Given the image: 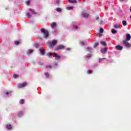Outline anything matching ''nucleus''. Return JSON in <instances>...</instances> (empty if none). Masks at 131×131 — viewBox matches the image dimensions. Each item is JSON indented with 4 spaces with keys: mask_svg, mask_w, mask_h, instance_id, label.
Segmentation results:
<instances>
[{
    "mask_svg": "<svg viewBox=\"0 0 131 131\" xmlns=\"http://www.w3.org/2000/svg\"><path fill=\"white\" fill-rule=\"evenodd\" d=\"M126 40H123V45L125 46L126 48H130V43H129L128 42L129 40H130L131 36L129 34H126Z\"/></svg>",
    "mask_w": 131,
    "mask_h": 131,
    "instance_id": "nucleus-1",
    "label": "nucleus"
},
{
    "mask_svg": "<svg viewBox=\"0 0 131 131\" xmlns=\"http://www.w3.org/2000/svg\"><path fill=\"white\" fill-rule=\"evenodd\" d=\"M57 42H58L57 40L53 39L51 42H47V45L50 49H53L57 45Z\"/></svg>",
    "mask_w": 131,
    "mask_h": 131,
    "instance_id": "nucleus-2",
    "label": "nucleus"
},
{
    "mask_svg": "<svg viewBox=\"0 0 131 131\" xmlns=\"http://www.w3.org/2000/svg\"><path fill=\"white\" fill-rule=\"evenodd\" d=\"M47 56L48 57H54V58H55V60H59L61 58V56L56 53H49L47 54Z\"/></svg>",
    "mask_w": 131,
    "mask_h": 131,
    "instance_id": "nucleus-3",
    "label": "nucleus"
},
{
    "mask_svg": "<svg viewBox=\"0 0 131 131\" xmlns=\"http://www.w3.org/2000/svg\"><path fill=\"white\" fill-rule=\"evenodd\" d=\"M41 33L43 34V37L47 39L48 38V37H49V32L48 31V30L45 29H41Z\"/></svg>",
    "mask_w": 131,
    "mask_h": 131,
    "instance_id": "nucleus-4",
    "label": "nucleus"
},
{
    "mask_svg": "<svg viewBox=\"0 0 131 131\" xmlns=\"http://www.w3.org/2000/svg\"><path fill=\"white\" fill-rule=\"evenodd\" d=\"M71 27L73 28L74 31H76L78 29V27L77 26V24L75 21H73L71 24Z\"/></svg>",
    "mask_w": 131,
    "mask_h": 131,
    "instance_id": "nucleus-5",
    "label": "nucleus"
},
{
    "mask_svg": "<svg viewBox=\"0 0 131 131\" xmlns=\"http://www.w3.org/2000/svg\"><path fill=\"white\" fill-rule=\"evenodd\" d=\"M64 48H65V47L63 45H58L55 48L54 51L62 50V49H64Z\"/></svg>",
    "mask_w": 131,
    "mask_h": 131,
    "instance_id": "nucleus-6",
    "label": "nucleus"
},
{
    "mask_svg": "<svg viewBox=\"0 0 131 131\" xmlns=\"http://www.w3.org/2000/svg\"><path fill=\"white\" fill-rule=\"evenodd\" d=\"M81 16L83 17V18H88V17L90 16V14L86 13L85 11H83L81 13Z\"/></svg>",
    "mask_w": 131,
    "mask_h": 131,
    "instance_id": "nucleus-7",
    "label": "nucleus"
},
{
    "mask_svg": "<svg viewBox=\"0 0 131 131\" xmlns=\"http://www.w3.org/2000/svg\"><path fill=\"white\" fill-rule=\"evenodd\" d=\"M27 85V83L26 82H24L21 84H18L17 86L19 89H22V88H25Z\"/></svg>",
    "mask_w": 131,
    "mask_h": 131,
    "instance_id": "nucleus-8",
    "label": "nucleus"
},
{
    "mask_svg": "<svg viewBox=\"0 0 131 131\" xmlns=\"http://www.w3.org/2000/svg\"><path fill=\"white\" fill-rule=\"evenodd\" d=\"M39 51H40V55H41L42 56H43V55H45L46 53V51H45V49H43V48H40Z\"/></svg>",
    "mask_w": 131,
    "mask_h": 131,
    "instance_id": "nucleus-9",
    "label": "nucleus"
},
{
    "mask_svg": "<svg viewBox=\"0 0 131 131\" xmlns=\"http://www.w3.org/2000/svg\"><path fill=\"white\" fill-rule=\"evenodd\" d=\"M116 50H118V51H122V49H123V47L120 46V45H117L116 46Z\"/></svg>",
    "mask_w": 131,
    "mask_h": 131,
    "instance_id": "nucleus-10",
    "label": "nucleus"
},
{
    "mask_svg": "<svg viewBox=\"0 0 131 131\" xmlns=\"http://www.w3.org/2000/svg\"><path fill=\"white\" fill-rule=\"evenodd\" d=\"M107 50H108V48H102L101 50V52L102 54H105L107 53Z\"/></svg>",
    "mask_w": 131,
    "mask_h": 131,
    "instance_id": "nucleus-11",
    "label": "nucleus"
},
{
    "mask_svg": "<svg viewBox=\"0 0 131 131\" xmlns=\"http://www.w3.org/2000/svg\"><path fill=\"white\" fill-rule=\"evenodd\" d=\"M50 25L53 29L56 28V27H57V24H56V23H51Z\"/></svg>",
    "mask_w": 131,
    "mask_h": 131,
    "instance_id": "nucleus-12",
    "label": "nucleus"
},
{
    "mask_svg": "<svg viewBox=\"0 0 131 131\" xmlns=\"http://www.w3.org/2000/svg\"><path fill=\"white\" fill-rule=\"evenodd\" d=\"M33 53V50L29 49L27 51V55H31Z\"/></svg>",
    "mask_w": 131,
    "mask_h": 131,
    "instance_id": "nucleus-13",
    "label": "nucleus"
},
{
    "mask_svg": "<svg viewBox=\"0 0 131 131\" xmlns=\"http://www.w3.org/2000/svg\"><path fill=\"white\" fill-rule=\"evenodd\" d=\"M29 11H30V13L31 14V15L36 14V12H35V11L33 9H30Z\"/></svg>",
    "mask_w": 131,
    "mask_h": 131,
    "instance_id": "nucleus-14",
    "label": "nucleus"
},
{
    "mask_svg": "<svg viewBox=\"0 0 131 131\" xmlns=\"http://www.w3.org/2000/svg\"><path fill=\"white\" fill-rule=\"evenodd\" d=\"M80 45H81V46H85L86 45V41H80Z\"/></svg>",
    "mask_w": 131,
    "mask_h": 131,
    "instance_id": "nucleus-15",
    "label": "nucleus"
},
{
    "mask_svg": "<svg viewBox=\"0 0 131 131\" xmlns=\"http://www.w3.org/2000/svg\"><path fill=\"white\" fill-rule=\"evenodd\" d=\"M6 128L7 129H12V126L11 125V124H8L6 126Z\"/></svg>",
    "mask_w": 131,
    "mask_h": 131,
    "instance_id": "nucleus-16",
    "label": "nucleus"
},
{
    "mask_svg": "<svg viewBox=\"0 0 131 131\" xmlns=\"http://www.w3.org/2000/svg\"><path fill=\"white\" fill-rule=\"evenodd\" d=\"M18 117H22L23 116V112H19L18 114Z\"/></svg>",
    "mask_w": 131,
    "mask_h": 131,
    "instance_id": "nucleus-17",
    "label": "nucleus"
},
{
    "mask_svg": "<svg viewBox=\"0 0 131 131\" xmlns=\"http://www.w3.org/2000/svg\"><path fill=\"white\" fill-rule=\"evenodd\" d=\"M26 16L29 19H30V18H31V14L29 12L27 13Z\"/></svg>",
    "mask_w": 131,
    "mask_h": 131,
    "instance_id": "nucleus-18",
    "label": "nucleus"
},
{
    "mask_svg": "<svg viewBox=\"0 0 131 131\" xmlns=\"http://www.w3.org/2000/svg\"><path fill=\"white\" fill-rule=\"evenodd\" d=\"M86 51H88V52H92V51H93V48H91V47H88L86 49Z\"/></svg>",
    "mask_w": 131,
    "mask_h": 131,
    "instance_id": "nucleus-19",
    "label": "nucleus"
},
{
    "mask_svg": "<svg viewBox=\"0 0 131 131\" xmlns=\"http://www.w3.org/2000/svg\"><path fill=\"white\" fill-rule=\"evenodd\" d=\"M12 94V91H9L6 93V96H11V94Z\"/></svg>",
    "mask_w": 131,
    "mask_h": 131,
    "instance_id": "nucleus-20",
    "label": "nucleus"
},
{
    "mask_svg": "<svg viewBox=\"0 0 131 131\" xmlns=\"http://www.w3.org/2000/svg\"><path fill=\"white\" fill-rule=\"evenodd\" d=\"M56 11L57 12H58L59 13H60V12H62V9H61L60 8H57L56 9Z\"/></svg>",
    "mask_w": 131,
    "mask_h": 131,
    "instance_id": "nucleus-21",
    "label": "nucleus"
},
{
    "mask_svg": "<svg viewBox=\"0 0 131 131\" xmlns=\"http://www.w3.org/2000/svg\"><path fill=\"white\" fill-rule=\"evenodd\" d=\"M122 24H123V26H126L127 25V23H126V21H125V20L122 21Z\"/></svg>",
    "mask_w": 131,
    "mask_h": 131,
    "instance_id": "nucleus-22",
    "label": "nucleus"
},
{
    "mask_svg": "<svg viewBox=\"0 0 131 131\" xmlns=\"http://www.w3.org/2000/svg\"><path fill=\"white\" fill-rule=\"evenodd\" d=\"M73 7L71 6V7H67V10H68L69 11H71V10H73Z\"/></svg>",
    "mask_w": 131,
    "mask_h": 131,
    "instance_id": "nucleus-23",
    "label": "nucleus"
},
{
    "mask_svg": "<svg viewBox=\"0 0 131 131\" xmlns=\"http://www.w3.org/2000/svg\"><path fill=\"white\" fill-rule=\"evenodd\" d=\"M100 43L102 45V46H106L107 43H106V42L104 41H100Z\"/></svg>",
    "mask_w": 131,
    "mask_h": 131,
    "instance_id": "nucleus-24",
    "label": "nucleus"
},
{
    "mask_svg": "<svg viewBox=\"0 0 131 131\" xmlns=\"http://www.w3.org/2000/svg\"><path fill=\"white\" fill-rule=\"evenodd\" d=\"M69 3H76V0H68Z\"/></svg>",
    "mask_w": 131,
    "mask_h": 131,
    "instance_id": "nucleus-25",
    "label": "nucleus"
},
{
    "mask_svg": "<svg viewBox=\"0 0 131 131\" xmlns=\"http://www.w3.org/2000/svg\"><path fill=\"white\" fill-rule=\"evenodd\" d=\"M103 60H106V61H107V59H106V58H102L99 59V62L100 63L102 62L103 61Z\"/></svg>",
    "mask_w": 131,
    "mask_h": 131,
    "instance_id": "nucleus-26",
    "label": "nucleus"
},
{
    "mask_svg": "<svg viewBox=\"0 0 131 131\" xmlns=\"http://www.w3.org/2000/svg\"><path fill=\"white\" fill-rule=\"evenodd\" d=\"M91 57H92V55L88 54V55H86L85 56V58H86V59H90V58H91Z\"/></svg>",
    "mask_w": 131,
    "mask_h": 131,
    "instance_id": "nucleus-27",
    "label": "nucleus"
},
{
    "mask_svg": "<svg viewBox=\"0 0 131 131\" xmlns=\"http://www.w3.org/2000/svg\"><path fill=\"white\" fill-rule=\"evenodd\" d=\"M115 28H121L120 25L116 24L115 25Z\"/></svg>",
    "mask_w": 131,
    "mask_h": 131,
    "instance_id": "nucleus-28",
    "label": "nucleus"
},
{
    "mask_svg": "<svg viewBox=\"0 0 131 131\" xmlns=\"http://www.w3.org/2000/svg\"><path fill=\"white\" fill-rule=\"evenodd\" d=\"M99 32L100 33H103V32H104V29H103V28H101L100 29Z\"/></svg>",
    "mask_w": 131,
    "mask_h": 131,
    "instance_id": "nucleus-29",
    "label": "nucleus"
},
{
    "mask_svg": "<svg viewBox=\"0 0 131 131\" xmlns=\"http://www.w3.org/2000/svg\"><path fill=\"white\" fill-rule=\"evenodd\" d=\"M98 46H99V43L98 42H96L95 43L94 47L97 48V47H98Z\"/></svg>",
    "mask_w": 131,
    "mask_h": 131,
    "instance_id": "nucleus-30",
    "label": "nucleus"
},
{
    "mask_svg": "<svg viewBox=\"0 0 131 131\" xmlns=\"http://www.w3.org/2000/svg\"><path fill=\"white\" fill-rule=\"evenodd\" d=\"M19 103L22 104H24V99H20L19 100Z\"/></svg>",
    "mask_w": 131,
    "mask_h": 131,
    "instance_id": "nucleus-31",
    "label": "nucleus"
},
{
    "mask_svg": "<svg viewBox=\"0 0 131 131\" xmlns=\"http://www.w3.org/2000/svg\"><path fill=\"white\" fill-rule=\"evenodd\" d=\"M26 4L27 6H29V4H30V1H26Z\"/></svg>",
    "mask_w": 131,
    "mask_h": 131,
    "instance_id": "nucleus-32",
    "label": "nucleus"
},
{
    "mask_svg": "<svg viewBox=\"0 0 131 131\" xmlns=\"http://www.w3.org/2000/svg\"><path fill=\"white\" fill-rule=\"evenodd\" d=\"M45 75L46 76V77L48 78V77H49L50 75L49 74V73H45Z\"/></svg>",
    "mask_w": 131,
    "mask_h": 131,
    "instance_id": "nucleus-33",
    "label": "nucleus"
},
{
    "mask_svg": "<svg viewBox=\"0 0 131 131\" xmlns=\"http://www.w3.org/2000/svg\"><path fill=\"white\" fill-rule=\"evenodd\" d=\"M19 43H20V42H19L18 41H15V45H16V46H18L19 45Z\"/></svg>",
    "mask_w": 131,
    "mask_h": 131,
    "instance_id": "nucleus-34",
    "label": "nucleus"
},
{
    "mask_svg": "<svg viewBox=\"0 0 131 131\" xmlns=\"http://www.w3.org/2000/svg\"><path fill=\"white\" fill-rule=\"evenodd\" d=\"M112 33L113 34H115V29H113L112 30Z\"/></svg>",
    "mask_w": 131,
    "mask_h": 131,
    "instance_id": "nucleus-35",
    "label": "nucleus"
},
{
    "mask_svg": "<svg viewBox=\"0 0 131 131\" xmlns=\"http://www.w3.org/2000/svg\"><path fill=\"white\" fill-rule=\"evenodd\" d=\"M60 1L59 0H56L55 4L56 5H58V4H59Z\"/></svg>",
    "mask_w": 131,
    "mask_h": 131,
    "instance_id": "nucleus-36",
    "label": "nucleus"
},
{
    "mask_svg": "<svg viewBox=\"0 0 131 131\" xmlns=\"http://www.w3.org/2000/svg\"><path fill=\"white\" fill-rule=\"evenodd\" d=\"M88 73L89 74H91V73H92V71L91 70H88Z\"/></svg>",
    "mask_w": 131,
    "mask_h": 131,
    "instance_id": "nucleus-37",
    "label": "nucleus"
},
{
    "mask_svg": "<svg viewBox=\"0 0 131 131\" xmlns=\"http://www.w3.org/2000/svg\"><path fill=\"white\" fill-rule=\"evenodd\" d=\"M13 77L14 78H17V77H18V75H14V76H13Z\"/></svg>",
    "mask_w": 131,
    "mask_h": 131,
    "instance_id": "nucleus-38",
    "label": "nucleus"
},
{
    "mask_svg": "<svg viewBox=\"0 0 131 131\" xmlns=\"http://www.w3.org/2000/svg\"><path fill=\"white\" fill-rule=\"evenodd\" d=\"M46 68H52V67L51 66H47Z\"/></svg>",
    "mask_w": 131,
    "mask_h": 131,
    "instance_id": "nucleus-39",
    "label": "nucleus"
},
{
    "mask_svg": "<svg viewBox=\"0 0 131 131\" xmlns=\"http://www.w3.org/2000/svg\"><path fill=\"white\" fill-rule=\"evenodd\" d=\"M35 48H38V44H35Z\"/></svg>",
    "mask_w": 131,
    "mask_h": 131,
    "instance_id": "nucleus-40",
    "label": "nucleus"
},
{
    "mask_svg": "<svg viewBox=\"0 0 131 131\" xmlns=\"http://www.w3.org/2000/svg\"><path fill=\"white\" fill-rule=\"evenodd\" d=\"M57 66H58V63H55L54 65V67H57Z\"/></svg>",
    "mask_w": 131,
    "mask_h": 131,
    "instance_id": "nucleus-41",
    "label": "nucleus"
},
{
    "mask_svg": "<svg viewBox=\"0 0 131 131\" xmlns=\"http://www.w3.org/2000/svg\"><path fill=\"white\" fill-rule=\"evenodd\" d=\"M67 51H70V48H67Z\"/></svg>",
    "mask_w": 131,
    "mask_h": 131,
    "instance_id": "nucleus-42",
    "label": "nucleus"
},
{
    "mask_svg": "<svg viewBox=\"0 0 131 131\" xmlns=\"http://www.w3.org/2000/svg\"><path fill=\"white\" fill-rule=\"evenodd\" d=\"M101 36H102V34H101V33H100V34H99V37H101Z\"/></svg>",
    "mask_w": 131,
    "mask_h": 131,
    "instance_id": "nucleus-43",
    "label": "nucleus"
},
{
    "mask_svg": "<svg viewBox=\"0 0 131 131\" xmlns=\"http://www.w3.org/2000/svg\"><path fill=\"white\" fill-rule=\"evenodd\" d=\"M96 20H99V17H96Z\"/></svg>",
    "mask_w": 131,
    "mask_h": 131,
    "instance_id": "nucleus-44",
    "label": "nucleus"
},
{
    "mask_svg": "<svg viewBox=\"0 0 131 131\" xmlns=\"http://www.w3.org/2000/svg\"><path fill=\"white\" fill-rule=\"evenodd\" d=\"M115 33H117V31L115 30Z\"/></svg>",
    "mask_w": 131,
    "mask_h": 131,
    "instance_id": "nucleus-45",
    "label": "nucleus"
},
{
    "mask_svg": "<svg viewBox=\"0 0 131 131\" xmlns=\"http://www.w3.org/2000/svg\"><path fill=\"white\" fill-rule=\"evenodd\" d=\"M117 38H119V35H118Z\"/></svg>",
    "mask_w": 131,
    "mask_h": 131,
    "instance_id": "nucleus-46",
    "label": "nucleus"
},
{
    "mask_svg": "<svg viewBox=\"0 0 131 131\" xmlns=\"http://www.w3.org/2000/svg\"><path fill=\"white\" fill-rule=\"evenodd\" d=\"M100 24H102V21H100Z\"/></svg>",
    "mask_w": 131,
    "mask_h": 131,
    "instance_id": "nucleus-47",
    "label": "nucleus"
},
{
    "mask_svg": "<svg viewBox=\"0 0 131 131\" xmlns=\"http://www.w3.org/2000/svg\"><path fill=\"white\" fill-rule=\"evenodd\" d=\"M114 27H115V25H114Z\"/></svg>",
    "mask_w": 131,
    "mask_h": 131,
    "instance_id": "nucleus-48",
    "label": "nucleus"
},
{
    "mask_svg": "<svg viewBox=\"0 0 131 131\" xmlns=\"http://www.w3.org/2000/svg\"><path fill=\"white\" fill-rule=\"evenodd\" d=\"M79 2H80V0H78Z\"/></svg>",
    "mask_w": 131,
    "mask_h": 131,
    "instance_id": "nucleus-49",
    "label": "nucleus"
},
{
    "mask_svg": "<svg viewBox=\"0 0 131 131\" xmlns=\"http://www.w3.org/2000/svg\"><path fill=\"white\" fill-rule=\"evenodd\" d=\"M121 1H124V0H121Z\"/></svg>",
    "mask_w": 131,
    "mask_h": 131,
    "instance_id": "nucleus-50",
    "label": "nucleus"
},
{
    "mask_svg": "<svg viewBox=\"0 0 131 131\" xmlns=\"http://www.w3.org/2000/svg\"><path fill=\"white\" fill-rule=\"evenodd\" d=\"M105 9H107V8H105Z\"/></svg>",
    "mask_w": 131,
    "mask_h": 131,
    "instance_id": "nucleus-51",
    "label": "nucleus"
}]
</instances>
